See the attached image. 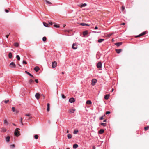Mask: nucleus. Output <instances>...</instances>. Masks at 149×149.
I'll return each mask as SVG.
<instances>
[{"instance_id": "obj_45", "label": "nucleus", "mask_w": 149, "mask_h": 149, "mask_svg": "<svg viewBox=\"0 0 149 149\" xmlns=\"http://www.w3.org/2000/svg\"><path fill=\"white\" fill-rule=\"evenodd\" d=\"M27 62L25 60H23L22 62V63L23 64H26Z\"/></svg>"}, {"instance_id": "obj_54", "label": "nucleus", "mask_w": 149, "mask_h": 149, "mask_svg": "<svg viewBox=\"0 0 149 149\" xmlns=\"http://www.w3.org/2000/svg\"><path fill=\"white\" fill-rule=\"evenodd\" d=\"M6 38H8L9 36V35H6Z\"/></svg>"}, {"instance_id": "obj_41", "label": "nucleus", "mask_w": 149, "mask_h": 149, "mask_svg": "<svg viewBox=\"0 0 149 149\" xmlns=\"http://www.w3.org/2000/svg\"><path fill=\"white\" fill-rule=\"evenodd\" d=\"M4 124H7V125L8 124V122L6 120H4Z\"/></svg>"}, {"instance_id": "obj_35", "label": "nucleus", "mask_w": 149, "mask_h": 149, "mask_svg": "<svg viewBox=\"0 0 149 149\" xmlns=\"http://www.w3.org/2000/svg\"><path fill=\"white\" fill-rule=\"evenodd\" d=\"M78 132V130H74V131L73 133L74 134H77Z\"/></svg>"}, {"instance_id": "obj_22", "label": "nucleus", "mask_w": 149, "mask_h": 149, "mask_svg": "<svg viewBox=\"0 0 149 149\" xmlns=\"http://www.w3.org/2000/svg\"><path fill=\"white\" fill-rule=\"evenodd\" d=\"M43 24L44 26L46 27H49V24H47V23H46L45 22H43Z\"/></svg>"}, {"instance_id": "obj_33", "label": "nucleus", "mask_w": 149, "mask_h": 149, "mask_svg": "<svg viewBox=\"0 0 149 149\" xmlns=\"http://www.w3.org/2000/svg\"><path fill=\"white\" fill-rule=\"evenodd\" d=\"M14 45L16 47H18L19 46V44L17 42L15 43L14 44Z\"/></svg>"}, {"instance_id": "obj_40", "label": "nucleus", "mask_w": 149, "mask_h": 149, "mask_svg": "<svg viewBox=\"0 0 149 149\" xmlns=\"http://www.w3.org/2000/svg\"><path fill=\"white\" fill-rule=\"evenodd\" d=\"M87 5V4L86 3L82 4L81 6L82 7H85Z\"/></svg>"}, {"instance_id": "obj_42", "label": "nucleus", "mask_w": 149, "mask_h": 149, "mask_svg": "<svg viewBox=\"0 0 149 149\" xmlns=\"http://www.w3.org/2000/svg\"><path fill=\"white\" fill-rule=\"evenodd\" d=\"M34 136L35 139H37L38 137V136L37 135H35Z\"/></svg>"}, {"instance_id": "obj_60", "label": "nucleus", "mask_w": 149, "mask_h": 149, "mask_svg": "<svg viewBox=\"0 0 149 149\" xmlns=\"http://www.w3.org/2000/svg\"><path fill=\"white\" fill-rule=\"evenodd\" d=\"M106 121H107V120H104V121H104V122H106Z\"/></svg>"}, {"instance_id": "obj_5", "label": "nucleus", "mask_w": 149, "mask_h": 149, "mask_svg": "<svg viewBox=\"0 0 149 149\" xmlns=\"http://www.w3.org/2000/svg\"><path fill=\"white\" fill-rule=\"evenodd\" d=\"M102 64L101 62H99L97 64V67L98 68H100L102 67Z\"/></svg>"}, {"instance_id": "obj_13", "label": "nucleus", "mask_w": 149, "mask_h": 149, "mask_svg": "<svg viewBox=\"0 0 149 149\" xmlns=\"http://www.w3.org/2000/svg\"><path fill=\"white\" fill-rule=\"evenodd\" d=\"M12 110L13 112H15L16 113H17L18 112V111L17 110H15V108L14 107H12Z\"/></svg>"}, {"instance_id": "obj_8", "label": "nucleus", "mask_w": 149, "mask_h": 149, "mask_svg": "<svg viewBox=\"0 0 149 149\" xmlns=\"http://www.w3.org/2000/svg\"><path fill=\"white\" fill-rule=\"evenodd\" d=\"M45 3L47 5H50L52 3L50 2L47 0H44Z\"/></svg>"}, {"instance_id": "obj_47", "label": "nucleus", "mask_w": 149, "mask_h": 149, "mask_svg": "<svg viewBox=\"0 0 149 149\" xmlns=\"http://www.w3.org/2000/svg\"><path fill=\"white\" fill-rule=\"evenodd\" d=\"M30 114H25V116H30Z\"/></svg>"}, {"instance_id": "obj_26", "label": "nucleus", "mask_w": 149, "mask_h": 149, "mask_svg": "<svg viewBox=\"0 0 149 149\" xmlns=\"http://www.w3.org/2000/svg\"><path fill=\"white\" fill-rule=\"evenodd\" d=\"M92 103V102L91 100H87L86 102V104H91Z\"/></svg>"}, {"instance_id": "obj_32", "label": "nucleus", "mask_w": 149, "mask_h": 149, "mask_svg": "<svg viewBox=\"0 0 149 149\" xmlns=\"http://www.w3.org/2000/svg\"><path fill=\"white\" fill-rule=\"evenodd\" d=\"M3 102H5V103L6 104V103H7L8 102H9V100H5V101H2V102H1V104H3Z\"/></svg>"}, {"instance_id": "obj_63", "label": "nucleus", "mask_w": 149, "mask_h": 149, "mask_svg": "<svg viewBox=\"0 0 149 149\" xmlns=\"http://www.w3.org/2000/svg\"><path fill=\"white\" fill-rule=\"evenodd\" d=\"M42 96L43 97H44V95L43 94H42Z\"/></svg>"}, {"instance_id": "obj_29", "label": "nucleus", "mask_w": 149, "mask_h": 149, "mask_svg": "<svg viewBox=\"0 0 149 149\" xmlns=\"http://www.w3.org/2000/svg\"><path fill=\"white\" fill-rule=\"evenodd\" d=\"M8 57L10 59L12 58V54L10 52V53H9V54H8Z\"/></svg>"}, {"instance_id": "obj_24", "label": "nucleus", "mask_w": 149, "mask_h": 149, "mask_svg": "<svg viewBox=\"0 0 149 149\" xmlns=\"http://www.w3.org/2000/svg\"><path fill=\"white\" fill-rule=\"evenodd\" d=\"M104 132L103 129H100L99 132V133L100 134H102L104 133Z\"/></svg>"}, {"instance_id": "obj_55", "label": "nucleus", "mask_w": 149, "mask_h": 149, "mask_svg": "<svg viewBox=\"0 0 149 149\" xmlns=\"http://www.w3.org/2000/svg\"><path fill=\"white\" fill-rule=\"evenodd\" d=\"M93 149H95V147L94 146H93Z\"/></svg>"}, {"instance_id": "obj_23", "label": "nucleus", "mask_w": 149, "mask_h": 149, "mask_svg": "<svg viewBox=\"0 0 149 149\" xmlns=\"http://www.w3.org/2000/svg\"><path fill=\"white\" fill-rule=\"evenodd\" d=\"M47 111H49V109H50V107H49L50 105H49V103H47Z\"/></svg>"}, {"instance_id": "obj_3", "label": "nucleus", "mask_w": 149, "mask_h": 149, "mask_svg": "<svg viewBox=\"0 0 149 149\" xmlns=\"http://www.w3.org/2000/svg\"><path fill=\"white\" fill-rule=\"evenodd\" d=\"M57 65V63L56 61H54L52 63V67L53 68H55Z\"/></svg>"}, {"instance_id": "obj_11", "label": "nucleus", "mask_w": 149, "mask_h": 149, "mask_svg": "<svg viewBox=\"0 0 149 149\" xmlns=\"http://www.w3.org/2000/svg\"><path fill=\"white\" fill-rule=\"evenodd\" d=\"M34 82V81L31 79H30L28 81V86H29L32 83Z\"/></svg>"}, {"instance_id": "obj_12", "label": "nucleus", "mask_w": 149, "mask_h": 149, "mask_svg": "<svg viewBox=\"0 0 149 149\" xmlns=\"http://www.w3.org/2000/svg\"><path fill=\"white\" fill-rule=\"evenodd\" d=\"M122 44V42H117L115 43V45L116 46L118 47L121 45Z\"/></svg>"}, {"instance_id": "obj_59", "label": "nucleus", "mask_w": 149, "mask_h": 149, "mask_svg": "<svg viewBox=\"0 0 149 149\" xmlns=\"http://www.w3.org/2000/svg\"><path fill=\"white\" fill-rule=\"evenodd\" d=\"M31 118H32V117H29V119L30 120V119Z\"/></svg>"}, {"instance_id": "obj_46", "label": "nucleus", "mask_w": 149, "mask_h": 149, "mask_svg": "<svg viewBox=\"0 0 149 149\" xmlns=\"http://www.w3.org/2000/svg\"><path fill=\"white\" fill-rule=\"evenodd\" d=\"M125 8V7L124 6H123L122 7V11H123Z\"/></svg>"}, {"instance_id": "obj_9", "label": "nucleus", "mask_w": 149, "mask_h": 149, "mask_svg": "<svg viewBox=\"0 0 149 149\" xmlns=\"http://www.w3.org/2000/svg\"><path fill=\"white\" fill-rule=\"evenodd\" d=\"M69 101L70 103H73L75 101V100L74 98H71L69 99Z\"/></svg>"}, {"instance_id": "obj_15", "label": "nucleus", "mask_w": 149, "mask_h": 149, "mask_svg": "<svg viewBox=\"0 0 149 149\" xmlns=\"http://www.w3.org/2000/svg\"><path fill=\"white\" fill-rule=\"evenodd\" d=\"M40 96V94H36L35 97L37 99H38Z\"/></svg>"}, {"instance_id": "obj_61", "label": "nucleus", "mask_w": 149, "mask_h": 149, "mask_svg": "<svg viewBox=\"0 0 149 149\" xmlns=\"http://www.w3.org/2000/svg\"><path fill=\"white\" fill-rule=\"evenodd\" d=\"M67 133H69V131L67 130L66 132Z\"/></svg>"}, {"instance_id": "obj_56", "label": "nucleus", "mask_w": 149, "mask_h": 149, "mask_svg": "<svg viewBox=\"0 0 149 149\" xmlns=\"http://www.w3.org/2000/svg\"><path fill=\"white\" fill-rule=\"evenodd\" d=\"M93 32L94 33H100V32H96V31H93Z\"/></svg>"}, {"instance_id": "obj_51", "label": "nucleus", "mask_w": 149, "mask_h": 149, "mask_svg": "<svg viewBox=\"0 0 149 149\" xmlns=\"http://www.w3.org/2000/svg\"><path fill=\"white\" fill-rule=\"evenodd\" d=\"M103 119V116L101 117H100V120H102Z\"/></svg>"}, {"instance_id": "obj_7", "label": "nucleus", "mask_w": 149, "mask_h": 149, "mask_svg": "<svg viewBox=\"0 0 149 149\" xmlns=\"http://www.w3.org/2000/svg\"><path fill=\"white\" fill-rule=\"evenodd\" d=\"M146 31L143 32L142 33H141L140 34H139V35L136 36V37H139V36H140L144 35H145L146 34Z\"/></svg>"}, {"instance_id": "obj_44", "label": "nucleus", "mask_w": 149, "mask_h": 149, "mask_svg": "<svg viewBox=\"0 0 149 149\" xmlns=\"http://www.w3.org/2000/svg\"><path fill=\"white\" fill-rule=\"evenodd\" d=\"M114 90V89L113 88H112L111 90L110 91H109L107 92L109 93L110 92H113V91Z\"/></svg>"}, {"instance_id": "obj_38", "label": "nucleus", "mask_w": 149, "mask_h": 149, "mask_svg": "<svg viewBox=\"0 0 149 149\" xmlns=\"http://www.w3.org/2000/svg\"><path fill=\"white\" fill-rule=\"evenodd\" d=\"M101 125L103 126H105L106 124L104 123H101Z\"/></svg>"}, {"instance_id": "obj_36", "label": "nucleus", "mask_w": 149, "mask_h": 149, "mask_svg": "<svg viewBox=\"0 0 149 149\" xmlns=\"http://www.w3.org/2000/svg\"><path fill=\"white\" fill-rule=\"evenodd\" d=\"M16 58L18 60H20V57L19 55H17L16 56Z\"/></svg>"}, {"instance_id": "obj_20", "label": "nucleus", "mask_w": 149, "mask_h": 149, "mask_svg": "<svg viewBox=\"0 0 149 149\" xmlns=\"http://www.w3.org/2000/svg\"><path fill=\"white\" fill-rule=\"evenodd\" d=\"M78 144H74L73 146V148L74 149H76L78 148Z\"/></svg>"}, {"instance_id": "obj_53", "label": "nucleus", "mask_w": 149, "mask_h": 149, "mask_svg": "<svg viewBox=\"0 0 149 149\" xmlns=\"http://www.w3.org/2000/svg\"><path fill=\"white\" fill-rule=\"evenodd\" d=\"M98 27L97 26H95L94 28V29H98Z\"/></svg>"}, {"instance_id": "obj_21", "label": "nucleus", "mask_w": 149, "mask_h": 149, "mask_svg": "<svg viewBox=\"0 0 149 149\" xmlns=\"http://www.w3.org/2000/svg\"><path fill=\"white\" fill-rule=\"evenodd\" d=\"M10 140V137L9 136H7L6 138V141L7 142H8Z\"/></svg>"}, {"instance_id": "obj_27", "label": "nucleus", "mask_w": 149, "mask_h": 149, "mask_svg": "<svg viewBox=\"0 0 149 149\" xmlns=\"http://www.w3.org/2000/svg\"><path fill=\"white\" fill-rule=\"evenodd\" d=\"M75 110V109H70L69 110V112L70 113H74Z\"/></svg>"}, {"instance_id": "obj_64", "label": "nucleus", "mask_w": 149, "mask_h": 149, "mask_svg": "<svg viewBox=\"0 0 149 149\" xmlns=\"http://www.w3.org/2000/svg\"><path fill=\"white\" fill-rule=\"evenodd\" d=\"M66 149H70V148H67Z\"/></svg>"}, {"instance_id": "obj_2", "label": "nucleus", "mask_w": 149, "mask_h": 149, "mask_svg": "<svg viewBox=\"0 0 149 149\" xmlns=\"http://www.w3.org/2000/svg\"><path fill=\"white\" fill-rule=\"evenodd\" d=\"M97 81L95 79H93L91 80V85L92 86H94L96 83Z\"/></svg>"}, {"instance_id": "obj_25", "label": "nucleus", "mask_w": 149, "mask_h": 149, "mask_svg": "<svg viewBox=\"0 0 149 149\" xmlns=\"http://www.w3.org/2000/svg\"><path fill=\"white\" fill-rule=\"evenodd\" d=\"M1 132H6V129L5 128H1Z\"/></svg>"}, {"instance_id": "obj_50", "label": "nucleus", "mask_w": 149, "mask_h": 149, "mask_svg": "<svg viewBox=\"0 0 149 149\" xmlns=\"http://www.w3.org/2000/svg\"><path fill=\"white\" fill-rule=\"evenodd\" d=\"M5 12L6 13H8L9 12V10L7 9H5Z\"/></svg>"}, {"instance_id": "obj_18", "label": "nucleus", "mask_w": 149, "mask_h": 149, "mask_svg": "<svg viewBox=\"0 0 149 149\" xmlns=\"http://www.w3.org/2000/svg\"><path fill=\"white\" fill-rule=\"evenodd\" d=\"M34 70L36 72H38L39 70V68L37 66H36L35 67V68H34Z\"/></svg>"}, {"instance_id": "obj_49", "label": "nucleus", "mask_w": 149, "mask_h": 149, "mask_svg": "<svg viewBox=\"0 0 149 149\" xmlns=\"http://www.w3.org/2000/svg\"><path fill=\"white\" fill-rule=\"evenodd\" d=\"M35 82H36V83H38V79H35Z\"/></svg>"}, {"instance_id": "obj_6", "label": "nucleus", "mask_w": 149, "mask_h": 149, "mask_svg": "<svg viewBox=\"0 0 149 149\" xmlns=\"http://www.w3.org/2000/svg\"><path fill=\"white\" fill-rule=\"evenodd\" d=\"M72 48L74 49H77V45L75 43H73L72 46Z\"/></svg>"}, {"instance_id": "obj_62", "label": "nucleus", "mask_w": 149, "mask_h": 149, "mask_svg": "<svg viewBox=\"0 0 149 149\" xmlns=\"http://www.w3.org/2000/svg\"><path fill=\"white\" fill-rule=\"evenodd\" d=\"M13 124V125H15H15H16L15 124H14V123Z\"/></svg>"}, {"instance_id": "obj_30", "label": "nucleus", "mask_w": 149, "mask_h": 149, "mask_svg": "<svg viewBox=\"0 0 149 149\" xmlns=\"http://www.w3.org/2000/svg\"><path fill=\"white\" fill-rule=\"evenodd\" d=\"M54 26L56 28H59V26L57 25L56 23H54Z\"/></svg>"}, {"instance_id": "obj_58", "label": "nucleus", "mask_w": 149, "mask_h": 149, "mask_svg": "<svg viewBox=\"0 0 149 149\" xmlns=\"http://www.w3.org/2000/svg\"><path fill=\"white\" fill-rule=\"evenodd\" d=\"M21 123L22 124V118H21Z\"/></svg>"}, {"instance_id": "obj_28", "label": "nucleus", "mask_w": 149, "mask_h": 149, "mask_svg": "<svg viewBox=\"0 0 149 149\" xmlns=\"http://www.w3.org/2000/svg\"><path fill=\"white\" fill-rule=\"evenodd\" d=\"M104 39H99L98 41V42L99 43H101L102 42H103V41H104Z\"/></svg>"}, {"instance_id": "obj_34", "label": "nucleus", "mask_w": 149, "mask_h": 149, "mask_svg": "<svg viewBox=\"0 0 149 149\" xmlns=\"http://www.w3.org/2000/svg\"><path fill=\"white\" fill-rule=\"evenodd\" d=\"M47 38L45 37H44L42 38V41L44 42L46 40Z\"/></svg>"}, {"instance_id": "obj_31", "label": "nucleus", "mask_w": 149, "mask_h": 149, "mask_svg": "<svg viewBox=\"0 0 149 149\" xmlns=\"http://www.w3.org/2000/svg\"><path fill=\"white\" fill-rule=\"evenodd\" d=\"M72 135L70 134H68L67 135V137L69 139H71L72 138Z\"/></svg>"}, {"instance_id": "obj_14", "label": "nucleus", "mask_w": 149, "mask_h": 149, "mask_svg": "<svg viewBox=\"0 0 149 149\" xmlns=\"http://www.w3.org/2000/svg\"><path fill=\"white\" fill-rule=\"evenodd\" d=\"M88 31L87 30L83 32V34L84 36H86L88 34Z\"/></svg>"}, {"instance_id": "obj_43", "label": "nucleus", "mask_w": 149, "mask_h": 149, "mask_svg": "<svg viewBox=\"0 0 149 149\" xmlns=\"http://www.w3.org/2000/svg\"><path fill=\"white\" fill-rule=\"evenodd\" d=\"M10 146L11 148H13L15 147V145L14 144H12Z\"/></svg>"}, {"instance_id": "obj_19", "label": "nucleus", "mask_w": 149, "mask_h": 149, "mask_svg": "<svg viewBox=\"0 0 149 149\" xmlns=\"http://www.w3.org/2000/svg\"><path fill=\"white\" fill-rule=\"evenodd\" d=\"M110 96V95L109 94H107L105 95L104 96V98L105 99L107 100L109 99V97Z\"/></svg>"}, {"instance_id": "obj_16", "label": "nucleus", "mask_w": 149, "mask_h": 149, "mask_svg": "<svg viewBox=\"0 0 149 149\" xmlns=\"http://www.w3.org/2000/svg\"><path fill=\"white\" fill-rule=\"evenodd\" d=\"M115 50L116 52L118 54L120 53L122 51V50L121 49H116Z\"/></svg>"}, {"instance_id": "obj_52", "label": "nucleus", "mask_w": 149, "mask_h": 149, "mask_svg": "<svg viewBox=\"0 0 149 149\" xmlns=\"http://www.w3.org/2000/svg\"><path fill=\"white\" fill-rule=\"evenodd\" d=\"M62 97L63 98H65V96H64V95L63 94H62Z\"/></svg>"}, {"instance_id": "obj_57", "label": "nucleus", "mask_w": 149, "mask_h": 149, "mask_svg": "<svg viewBox=\"0 0 149 149\" xmlns=\"http://www.w3.org/2000/svg\"><path fill=\"white\" fill-rule=\"evenodd\" d=\"M125 23H123L122 24V25H125Z\"/></svg>"}, {"instance_id": "obj_4", "label": "nucleus", "mask_w": 149, "mask_h": 149, "mask_svg": "<svg viewBox=\"0 0 149 149\" xmlns=\"http://www.w3.org/2000/svg\"><path fill=\"white\" fill-rule=\"evenodd\" d=\"M9 66L11 68H14L16 67V65L13 62H12L10 64Z\"/></svg>"}, {"instance_id": "obj_10", "label": "nucleus", "mask_w": 149, "mask_h": 149, "mask_svg": "<svg viewBox=\"0 0 149 149\" xmlns=\"http://www.w3.org/2000/svg\"><path fill=\"white\" fill-rule=\"evenodd\" d=\"M25 73L27 74H28L31 77H32V78H34V76H33V75H32V74H31L29 72H27V71H25Z\"/></svg>"}, {"instance_id": "obj_17", "label": "nucleus", "mask_w": 149, "mask_h": 149, "mask_svg": "<svg viewBox=\"0 0 149 149\" xmlns=\"http://www.w3.org/2000/svg\"><path fill=\"white\" fill-rule=\"evenodd\" d=\"M80 25H81L82 26H89V25L88 24H86L84 23H81L80 24Z\"/></svg>"}, {"instance_id": "obj_39", "label": "nucleus", "mask_w": 149, "mask_h": 149, "mask_svg": "<svg viewBox=\"0 0 149 149\" xmlns=\"http://www.w3.org/2000/svg\"><path fill=\"white\" fill-rule=\"evenodd\" d=\"M148 128L149 129V126L146 127L144 128V130L145 131H146L148 129Z\"/></svg>"}, {"instance_id": "obj_37", "label": "nucleus", "mask_w": 149, "mask_h": 149, "mask_svg": "<svg viewBox=\"0 0 149 149\" xmlns=\"http://www.w3.org/2000/svg\"><path fill=\"white\" fill-rule=\"evenodd\" d=\"M49 24L50 25H53L54 24V23H53L51 21L49 22Z\"/></svg>"}, {"instance_id": "obj_1", "label": "nucleus", "mask_w": 149, "mask_h": 149, "mask_svg": "<svg viewBox=\"0 0 149 149\" xmlns=\"http://www.w3.org/2000/svg\"><path fill=\"white\" fill-rule=\"evenodd\" d=\"M20 130L19 128H17L15 131L14 134L16 136H18L20 135V133L19 131Z\"/></svg>"}, {"instance_id": "obj_48", "label": "nucleus", "mask_w": 149, "mask_h": 149, "mask_svg": "<svg viewBox=\"0 0 149 149\" xmlns=\"http://www.w3.org/2000/svg\"><path fill=\"white\" fill-rule=\"evenodd\" d=\"M110 113H111L110 112V111H107L106 113V114H110Z\"/></svg>"}]
</instances>
